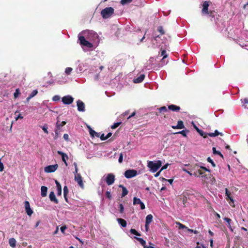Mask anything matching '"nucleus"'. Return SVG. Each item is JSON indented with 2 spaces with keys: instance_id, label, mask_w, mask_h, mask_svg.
<instances>
[{
  "instance_id": "obj_59",
  "label": "nucleus",
  "mask_w": 248,
  "mask_h": 248,
  "mask_svg": "<svg viewBox=\"0 0 248 248\" xmlns=\"http://www.w3.org/2000/svg\"><path fill=\"white\" fill-rule=\"evenodd\" d=\"M95 132H96L95 131H94L92 129H91V130L90 131V134L91 136L92 137H94Z\"/></svg>"
},
{
  "instance_id": "obj_52",
  "label": "nucleus",
  "mask_w": 248,
  "mask_h": 248,
  "mask_svg": "<svg viewBox=\"0 0 248 248\" xmlns=\"http://www.w3.org/2000/svg\"><path fill=\"white\" fill-rule=\"evenodd\" d=\"M170 165V164L169 163H166L161 168L160 171H162L163 170L166 169Z\"/></svg>"
},
{
  "instance_id": "obj_49",
  "label": "nucleus",
  "mask_w": 248,
  "mask_h": 248,
  "mask_svg": "<svg viewBox=\"0 0 248 248\" xmlns=\"http://www.w3.org/2000/svg\"><path fill=\"white\" fill-rule=\"evenodd\" d=\"M197 131L200 134L201 136L203 137L204 138H206L205 136H204V132L202 130H200L199 128H197Z\"/></svg>"
},
{
  "instance_id": "obj_45",
  "label": "nucleus",
  "mask_w": 248,
  "mask_h": 248,
  "mask_svg": "<svg viewBox=\"0 0 248 248\" xmlns=\"http://www.w3.org/2000/svg\"><path fill=\"white\" fill-rule=\"evenodd\" d=\"M74 166L75 167V171L73 172V173L75 174H78V165H77V163L76 162H74Z\"/></svg>"
},
{
  "instance_id": "obj_17",
  "label": "nucleus",
  "mask_w": 248,
  "mask_h": 248,
  "mask_svg": "<svg viewBox=\"0 0 248 248\" xmlns=\"http://www.w3.org/2000/svg\"><path fill=\"white\" fill-rule=\"evenodd\" d=\"M55 183H56V187H57V195L58 196H60L62 194L61 185H60L59 182L57 180L55 181Z\"/></svg>"
},
{
  "instance_id": "obj_19",
  "label": "nucleus",
  "mask_w": 248,
  "mask_h": 248,
  "mask_svg": "<svg viewBox=\"0 0 248 248\" xmlns=\"http://www.w3.org/2000/svg\"><path fill=\"white\" fill-rule=\"evenodd\" d=\"M41 196L43 197H45L47 195V188L45 186H42L41 187Z\"/></svg>"
},
{
  "instance_id": "obj_13",
  "label": "nucleus",
  "mask_w": 248,
  "mask_h": 248,
  "mask_svg": "<svg viewBox=\"0 0 248 248\" xmlns=\"http://www.w3.org/2000/svg\"><path fill=\"white\" fill-rule=\"evenodd\" d=\"M57 153L59 155H61L62 161H63L64 162L65 165L67 166V163L66 160L68 159V155L66 154L63 153L61 151H58Z\"/></svg>"
},
{
  "instance_id": "obj_64",
  "label": "nucleus",
  "mask_w": 248,
  "mask_h": 248,
  "mask_svg": "<svg viewBox=\"0 0 248 248\" xmlns=\"http://www.w3.org/2000/svg\"><path fill=\"white\" fill-rule=\"evenodd\" d=\"M225 194L227 196V197L229 196V195H230V193H229V192L228 191L227 188H226L225 189Z\"/></svg>"
},
{
  "instance_id": "obj_28",
  "label": "nucleus",
  "mask_w": 248,
  "mask_h": 248,
  "mask_svg": "<svg viewBox=\"0 0 248 248\" xmlns=\"http://www.w3.org/2000/svg\"><path fill=\"white\" fill-rule=\"evenodd\" d=\"M37 93L38 91L37 90H33L29 95V97L27 98V100H29L30 99L35 96L37 94Z\"/></svg>"
},
{
  "instance_id": "obj_30",
  "label": "nucleus",
  "mask_w": 248,
  "mask_h": 248,
  "mask_svg": "<svg viewBox=\"0 0 248 248\" xmlns=\"http://www.w3.org/2000/svg\"><path fill=\"white\" fill-rule=\"evenodd\" d=\"M66 124V122L64 121H62L61 123L57 122L56 124V128L58 129H60L64 125Z\"/></svg>"
},
{
  "instance_id": "obj_26",
  "label": "nucleus",
  "mask_w": 248,
  "mask_h": 248,
  "mask_svg": "<svg viewBox=\"0 0 248 248\" xmlns=\"http://www.w3.org/2000/svg\"><path fill=\"white\" fill-rule=\"evenodd\" d=\"M136 239L141 244V245L144 248L147 246L146 245V241L144 240L142 238L140 237H135Z\"/></svg>"
},
{
  "instance_id": "obj_55",
  "label": "nucleus",
  "mask_w": 248,
  "mask_h": 248,
  "mask_svg": "<svg viewBox=\"0 0 248 248\" xmlns=\"http://www.w3.org/2000/svg\"><path fill=\"white\" fill-rule=\"evenodd\" d=\"M161 55L163 56V58L164 59L167 57V55L166 54V52L165 50H162L161 52Z\"/></svg>"
},
{
  "instance_id": "obj_50",
  "label": "nucleus",
  "mask_w": 248,
  "mask_h": 248,
  "mask_svg": "<svg viewBox=\"0 0 248 248\" xmlns=\"http://www.w3.org/2000/svg\"><path fill=\"white\" fill-rule=\"evenodd\" d=\"M123 155L122 153H121L119 157L118 161L120 163L123 162Z\"/></svg>"
},
{
  "instance_id": "obj_15",
  "label": "nucleus",
  "mask_w": 248,
  "mask_h": 248,
  "mask_svg": "<svg viewBox=\"0 0 248 248\" xmlns=\"http://www.w3.org/2000/svg\"><path fill=\"white\" fill-rule=\"evenodd\" d=\"M185 127L182 121H178L176 125L172 126L173 129H183Z\"/></svg>"
},
{
  "instance_id": "obj_6",
  "label": "nucleus",
  "mask_w": 248,
  "mask_h": 248,
  "mask_svg": "<svg viewBox=\"0 0 248 248\" xmlns=\"http://www.w3.org/2000/svg\"><path fill=\"white\" fill-rule=\"evenodd\" d=\"M74 100V98L70 95H67L62 98V101L64 105H70L72 104Z\"/></svg>"
},
{
  "instance_id": "obj_29",
  "label": "nucleus",
  "mask_w": 248,
  "mask_h": 248,
  "mask_svg": "<svg viewBox=\"0 0 248 248\" xmlns=\"http://www.w3.org/2000/svg\"><path fill=\"white\" fill-rule=\"evenodd\" d=\"M224 220L227 222L228 228L231 230V231H232L233 230L231 225V222L232 221V220L228 217H224Z\"/></svg>"
},
{
  "instance_id": "obj_1",
  "label": "nucleus",
  "mask_w": 248,
  "mask_h": 248,
  "mask_svg": "<svg viewBox=\"0 0 248 248\" xmlns=\"http://www.w3.org/2000/svg\"><path fill=\"white\" fill-rule=\"evenodd\" d=\"M81 35L85 36L87 40L94 43L99 42V36L96 32L93 31L86 30L80 32Z\"/></svg>"
},
{
  "instance_id": "obj_24",
  "label": "nucleus",
  "mask_w": 248,
  "mask_h": 248,
  "mask_svg": "<svg viewBox=\"0 0 248 248\" xmlns=\"http://www.w3.org/2000/svg\"><path fill=\"white\" fill-rule=\"evenodd\" d=\"M119 187H122L123 189L122 197L125 196L128 194V190H127V189L123 185H120Z\"/></svg>"
},
{
  "instance_id": "obj_54",
  "label": "nucleus",
  "mask_w": 248,
  "mask_h": 248,
  "mask_svg": "<svg viewBox=\"0 0 248 248\" xmlns=\"http://www.w3.org/2000/svg\"><path fill=\"white\" fill-rule=\"evenodd\" d=\"M106 196L109 199H110L111 197V195L110 192L108 191L106 192Z\"/></svg>"
},
{
  "instance_id": "obj_4",
  "label": "nucleus",
  "mask_w": 248,
  "mask_h": 248,
  "mask_svg": "<svg viewBox=\"0 0 248 248\" xmlns=\"http://www.w3.org/2000/svg\"><path fill=\"white\" fill-rule=\"evenodd\" d=\"M78 40L80 41V45L83 46H85L87 48H91L93 46V45L91 42L89 41L86 40L85 36L81 35V33H79L78 36Z\"/></svg>"
},
{
  "instance_id": "obj_21",
  "label": "nucleus",
  "mask_w": 248,
  "mask_h": 248,
  "mask_svg": "<svg viewBox=\"0 0 248 248\" xmlns=\"http://www.w3.org/2000/svg\"><path fill=\"white\" fill-rule=\"evenodd\" d=\"M9 245L13 248H15L16 247V241L14 238L9 239Z\"/></svg>"
},
{
  "instance_id": "obj_53",
  "label": "nucleus",
  "mask_w": 248,
  "mask_h": 248,
  "mask_svg": "<svg viewBox=\"0 0 248 248\" xmlns=\"http://www.w3.org/2000/svg\"><path fill=\"white\" fill-rule=\"evenodd\" d=\"M66 228H67V227L66 226H62L60 228L61 231L63 233H64V232H65V230L66 229Z\"/></svg>"
},
{
  "instance_id": "obj_41",
  "label": "nucleus",
  "mask_w": 248,
  "mask_h": 248,
  "mask_svg": "<svg viewBox=\"0 0 248 248\" xmlns=\"http://www.w3.org/2000/svg\"><path fill=\"white\" fill-rule=\"evenodd\" d=\"M20 94V91L18 89H17L16 90L15 92L14 93V95L15 98H16L18 97L19 95Z\"/></svg>"
},
{
  "instance_id": "obj_5",
  "label": "nucleus",
  "mask_w": 248,
  "mask_h": 248,
  "mask_svg": "<svg viewBox=\"0 0 248 248\" xmlns=\"http://www.w3.org/2000/svg\"><path fill=\"white\" fill-rule=\"evenodd\" d=\"M138 174L137 171L135 170H126L124 173L125 178L130 179L133 178Z\"/></svg>"
},
{
  "instance_id": "obj_34",
  "label": "nucleus",
  "mask_w": 248,
  "mask_h": 248,
  "mask_svg": "<svg viewBox=\"0 0 248 248\" xmlns=\"http://www.w3.org/2000/svg\"><path fill=\"white\" fill-rule=\"evenodd\" d=\"M242 103H243V106L244 108L248 109V98H245Z\"/></svg>"
},
{
  "instance_id": "obj_61",
  "label": "nucleus",
  "mask_w": 248,
  "mask_h": 248,
  "mask_svg": "<svg viewBox=\"0 0 248 248\" xmlns=\"http://www.w3.org/2000/svg\"><path fill=\"white\" fill-rule=\"evenodd\" d=\"M23 118V117L21 114H19L15 119H16V120L17 121L19 119H22Z\"/></svg>"
},
{
  "instance_id": "obj_9",
  "label": "nucleus",
  "mask_w": 248,
  "mask_h": 248,
  "mask_svg": "<svg viewBox=\"0 0 248 248\" xmlns=\"http://www.w3.org/2000/svg\"><path fill=\"white\" fill-rule=\"evenodd\" d=\"M58 167V165L57 164L53 165H49L44 168V170L47 173L53 172L56 171Z\"/></svg>"
},
{
  "instance_id": "obj_36",
  "label": "nucleus",
  "mask_w": 248,
  "mask_h": 248,
  "mask_svg": "<svg viewBox=\"0 0 248 248\" xmlns=\"http://www.w3.org/2000/svg\"><path fill=\"white\" fill-rule=\"evenodd\" d=\"M25 210L27 215L29 216H31L33 214V211L31 207L25 209Z\"/></svg>"
},
{
  "instance_id": "obj_40",
  "label": "nucleus",
  "mask_w": 248,
  "mask_h": 248,
  "mask_svg": "<svg viewBox=\"0 0 248 248\" xmlns=\"http://www.w3.org/2000/svg\"><path fill=\"white\" fill-rule=\"evenodd\" d=\"M207 160L208 162L210 163L212 165V166L213 167H215L216 166V164L215 163H214V162L213 161V160L210 157H208L207 159Z\"/></svg>"
},
{
  "instance_id": "obj_51",
  "label": "nucleus",
  "mask_w": 248,
  "mask_h": 248,
  "mask_svg": "<svg viewBox=\"0 0 248 248\" xmlns=\"http://www.w3.org/2000/svg\"><path fill=\"white\" fill-rule=\"evenodd\" d=\"M158 31L161 33V34H163L164 33L163 29L162 27H161V26H159L158 28Z\"/></svg>"
},
{
  "instance_id": "obj_57",
  "label": "nucleus",
  "mask_w": 248,
  "mask_h": 248,
  "mask_svg": "<svg viewBox=\"0 0 248 248\" xmlns=\"http://www.w3.org/2000/svg\"><path fill=\"white\" fill-rule=\"evenodd\" d=\"M178 133L181 134L183 136L185 137L186 136V131L185 130H182L180 132H179Z\"/></svg>"
},
{
  "instance_id": "obj_42",
  "label": "nucleus",
  "mask_w": 248,
  "mask_h": 248,
  "mask_svg": "<svg viewBox=\"0 0 248 248\" xmlns=\"http://www.w3.org/2000/svg\"><path fill=\"white\" fill-rule=\"evenodd\" d=\"M60 98H61V97L59 95H55L53 97L52 100L53 101L56 102V101H59Z\"/></svg>"
},
{
  "instance_id": "obj_63",
  "label": "nucleus",
  "mask_w": 248,
  "mask_h": 248,
  "mask_svg": "<svg viewBox=\"0 0 248 248\" xmlns=\"http://www.w3.org/2000/svg\"><path fill=\"white\" fill-rule=\"evenodd\" d=\"M161 171H160V170L159 171H158V172H157L156 173V174H155V177H158V176L160 175V173H161Z\"/></svg>"
},
{
  "instance_id": "obj_27",
  "label": "nucleus",
  "mask_w": 248,
  "mask_h": 248,
  "mask_svg": "<svg viewBox=\"0 0 248 248\" xmlns=\"http://www.w3.org/2000/svg\"><path fill=\"white\" fill-rule=\"evenodd\" d=\"M196 166L202 169H203V170H205L206 171L209 172H210V170L209 169H207V168L204 167L202 165V163H200L197 164H196Z\"/></svg>"
},
{
  "instance_id": "obj_23",
  "label": "nucleus",
  "mask_w": 248,
  "mask_h": 248,
  "mask_svg": "<svg viewBox=\"0 0 248 248\" xmlns=\"http://www.w3.org/2000/svg\"><path fill=\"white\" fill-rule=\"evenodd\" d=\"M153 216L151 214L147 215L146 217L145 223L147 224H150L153 221Z\"/></svg>"
},
{
  "instance_id": "obj_8",
  "label": "nucleus",
  "mask_w": 248,
  "mask_h": 248,
  "mask_svg": "<svg viewBox=\"0 0 248 248\" xmlns=\"http://www.w3.org/2000/svg\"><path fill=\"white\" fill-rule=\"evenodd\" d=\"M209 6V1H205L203 2L202 8V15H207L209 14V12L208 11Z\"/></svg>"
},
{
  "instance_id": "obj_56",
  "label": "nucleus",
  "mask_w": 248,
  "mask_h": 248,
  "mask_svg": "<svg viewBox=\"0 0 248 248\" xmlns=\"http://www.w3.org/2000/svg\"><path fill=\"white\" fill-rule=\"evenodd\" d=\"M63 137L65 140L68 141L69 140V135L67 134H64Z\"/></svg>"
},
{
  "instance_id": "obj_7",
  "label": "nucleus",
  "mask_w": 248,
  "mask_h": 248,
  "mask_svg": "<svg viewBox=\"0 0 248 248\" xmlns=\"http://www.w3.org/2000/svg\"><path fill=\"white\" fill-rule=\"evenodd\" d=\"M115 175L111 173H108L106 177L105 181L108 185H112L115 181Z\"/></svg>"
},
{
  "instance_id": "obj_37",
  "label": "nucleus",
  "mask_w": 248,
  "mask_h": 248,
  "mask_svg": "<svg viewBox=\"0 0 248 248\" xmlns=\"http://www.w3.org/2000/svg\"><path fill=\"white\" fill-rule=\"evenodd\" d=\"M133 0H121V4L122 5H125L130 3Z\"/></svg>"
},
{
  "instance_id": "obj_32",
  "label": "nucleus",
  "mask_w": 248,
  "mask_h": 248,
  "mask_svg": "<svg viewBox=\"0 0 248 248\" xmlns=\"http://www.w3.org/2000/svg\"><path fill=\"white\" fill-rule=\"evenodd\" d=\"M212 149H213V153L214 155H220L222 157H223L222 154L220 153V152H219L218 151H217L215 147H213Z\"/></svg>"
},
{
  "instance_id": "obj_60",
  "label": "nucleus",
  "mask_w": 248,
  "mask_h": 248,
  "mask_svg": "<svg viewBox=\"0 0 248 248\" xmlns=\"http://www.w3.org/2000/svg\"><path fill=\"white\" fill-rule=\"evenodd\" d=\"M164 180L165 181H166L167 182H168L170 185L172 184L173 181V180L172 179H164Z\"/></svg>"
},
{
  "instance_id": "obj_14",
  "label": "nucleus",
  "mask_w": 248,
  "mask_h": 248,
  "mask_svg": "<svg viewBox=\"0 0 248 248\" xmlns=\"http://www.w3.org/2000/svg\"><path fill=\"white\" fill-rule=\"evenodd\" d=\"M49 197L50 200L51 202H53L55 203H56V204L58 203V202H59L58 200L56 198V196H55V195L54 192H53V191L50 192V193H49Z\"/></svg>"
},
{
  "instance_id": "obj_16",
  "label": "nucleus",
  "mask_w": 248,
  "mask_h": 248,
  "mask_svg": "<svg viewBox=\"0 0 248 248\" xmlns=\"http://www.w3.org/2000/svg\"><path fill=\"white\" fill-rule=\"evenodd\" d=\"M145 78V75L144 74L140 75L137 78H134L133 81L135 83H139L141 82Z\"/></svg>"
},
{
  "instance_id": "obj_47",
  "label": "nucleus",
  "mask_w": 248,
  "mask_h": 248,
  "mask_svg": "<svg viewBox=\"0 0 248 248\" xmlns=\"http://www.w3.org/2000/svg\"><path fill=\"white\" fill-rule=\"evenodd\" d=\"M182 170L183 171L186 172L189 175H190V176L192 175V173L191 172H190L189 171H188L187 170H186L184 167H182Z\"/></svg>"
},
{
  "instance_id": "obj_31",
  "label": "nucleus",
  "mask_w": 248,
  "mask_h": 248,
  "mask_svg": "<svg viewBox=\"0 0 248 248\" xmlns=\"http://www.w3.org/2000/svg\"><path fill=\"white\" fill-rule=\"evenodd\" d=\"M68 193V188H67V186H64V188H63V195H64V198H65L66 201H67L66 195Z\"/></svg>"
},
{
  "instance_id": "obj_62",
  "label": "nucleus",
  "mask_w": 248,
  "mask_h": 248,
  "mask_svg": "<svg viewBox=\"0 0 248 248\" xmlns=\"http://www.w3.org/2000/svg\"><path fill=\"white\" fill-rule=\"evenodd\" d=\"M135 114H136V112H132V114L127 117V119H129L130 118H131V117H133L134 116H135Z\"/></svg>"
},
{
  "instance_id": "obj_38",
  "label": "nucleus",
  "mask_w": 248,
  "mask_h": 248,
  "mask_svg": "<svg viewBox=\"0 0 248 248\" xmlns=\"http://www.w3.org/2000/svg\"><path fill=\"white\" fill-rule=\"evenodd\" d=\"M158 110L160 112H165L168 111L167 108L165 106L160 107L158 108Z\"/></svg>"
},
{
  "instance_id": "obj_10",
  "label": "nucleus",
  "mask_w": 248,
  "mask_h": 248,
  "mask_svg": "<svg viewBox=\"0 0 248 248\" xmlns=\"http://www.w3.org/2000/svg\"><path fill=\"white\" fill-rule=\"evenodd\" d=\"M74 179L76 181L78 186L82 189L84 188V186L83 183L82 177L80 174H77L75 175Z\"/></svg>"
},
{
  "instance_id": "obj_22",
  "label": "nucleus",
  "mask_w": 248,
  "mask_h": 248,
  "mask_svg": "<svg viewBox=\"0 0 248 248\" xmlns=\"http://www.w3.org/2000/svg\"><path fill=\"white\" fill-rule=\"evenodd\" d=\"M117 221L119 224L123 227H125L127 225L126 221L122 218H117Z\"/></svg>"
},
{
  "instance_id": "obj_25",
  "label": "nucleus",
  "mask_w": 248,
  "mask_h": 248,
  "mask_svg": "<svg viewBox=\"0 0 248 248\" xmlns=\"http://www.w3.org/2000/svg\"><path fill=\"white\" fill-rule=\"evenodd\" d=\"M85 64L83 63H80L77 68L78 72L81 73L83 71V67L85 66Z\"/></svg>"
},
{
  "instance_id": "obj_12",
  "label": "nucleus",
  "mask_w": 248,
  "mask_h": 248,
  "mask_svg": "<svg viewBox=\"0 0 248 248\" xmlns=\"http://www.w3.org/2000/svg\"><path fill=\"white\" fill-rule=\"evenodd\" d=\"M133 204L134 205L140 204V208L142 210L144 209L145 208L144 203L140 200V199L136 198V197H134L133 199Z\"/></svg>"
},
{
  "instance_id": "obj_48",
  "label": "nucleus",
  "mask_w": 248,
  "mask_h": 248,
  "mask_svg": "<svg viewBox=\"0 0 248 248\" xmlns=\"http://www.w3.org/2000/svg\"><path fill=\"white\" fill-rule=\"evenodd\" d=\"M24 206H25V209L31 207H30V203H29V202L28 201H26L25 202H24Z\"/></svg>"
},
{
  "instance_id": "obj_11",
  "label": "nucleus",
  "mask_w": 248,
  "mask_h": 248,
  "mask_svg": "<svg viewBox=\"0 0 248 248\" xmlns=\"http://www.w3.org/2000/svg\"><path fill=\"white\" fill-rule=\"evenodd\" d=\"M77 106L78 111L84 112L85 111V104L80 100H78L77 101Z\"/></svg>"
},
{
  "instance_id": "obj_35",
  "label": "nucleus",
  "mask_w": 248,
  "mask_h": 248,
  "mask_svg": "<svg viewBox=\"0 0 248 248\" xmlns=\"http://www.w3.org/2000/svg\"><path fill=\"white\" fill-rule=\"evenodd\" d=\"M176 224H177L179 226L180 229H187V227H186L185 225L182 224V223H181L179 222H176Z\"/></svg>"
},
{
  "instance_id": "obj_46",
  "label": "nucleus",
  "mask_w": 248,
  "mask_h": 248,
  "mask_svg": "<svg viewBox=\"0 0 248 248\" xmlns=\"http://www.w3.org/2000/svg\"><path fill=\"white\" fill-rule=\"evenodd\" d=\"M119 211L120 213H123L124 211V207L122 203L119 204Z\"/></svg>"
},
{
  "instance_id": "obj_20",
  "label": "nucleus",
  "mask_w": 248,
  "mask_h": 248,
  "mask_svg": "<svg viewBox=\"0 0 248 248\" xmlns=\"http://www.w3.org/2000/svg\"><path fill=\"white\" fill-rule=\"evenodd\" d=\"M208 135L211 137H215L218 135L223 136V134L216 130L214 133H209L207 134Z\"/></svg>"
},
{
  "instance_id": "obj_58",
  "label": "nucleus",
  "mask_w": 248,
  "mask_h": 248,
  "mask_svg": "<svg viewBox=\"0 0 248 248\" xmlns=\"http://www.w3.org/2000/svg\"><path fill=\"white\" fill-rule=\"evenodd\" d=\"M100 138L102 140H107L106 136H105L104 134H102L100 136Z\"/></svg>"
},
{
  "instance_id": "obj_33",
  "label": "nucleus",
  "mask_w": 248,
  "mask_h": 248,
  "mask_svg": "<svg viewBox=\"0 0 248 248\" xmlns=\"http://www.w3.org/2000/svg\"><path fill=\"white\" fill-rule=\"evenodd\" d=\"M73 69L71 67H67L65 69L64 73L66 75H70L72 72Z\"/></svg>"
},
{
  "instance_id": "obj_3",
  "label": "nucleus",
  "mask_w": 248,
  "mask_h": 248,
  "mask_svg": "<svg viewBox=\"0 0 248 248\" xmlns=\"http://www.w3.org/2000/svg\"><path fill=\"white\" fill-rule=\"evenodd\" d=\"M114 10L112 7H106L101 12V15L104 19L110 17L114 14Z\"/></svg>"
},
{
  "instance_id": "obj_44",
  "label": "nucleus",
  "mask_w": 248,
  "mask_h": 248,
  "mask_svg": "<svg viewBox=\"0 0 248 248\" xmlns=\"http://www.w3.org/2000/svg\"><path fill=\"white\" fill-rule=\"evenodd\" d=\"M121 124V122H118L114 123L112 125H111V127L112 129H115L118 127L120 124Z\"/></svg>"
},
{
  "instance_id": "obj_2",
  "label": "nucleus",
  "mask_w": 248,
  "mask_h": 248,
  "mask_svg": "<svg viewBox=\"0 0 248 248\" xmlns=\"http://www.w3.org/2000/svg\"><path fill=\"white\" fill-rule=\"evenodd\" d=\"M162 163L160 160L148 161L147 167L153 173L155 172L161 167Z\"/></svg>"
},
{
  "instance_id": "obj_43",
  "label": "nucleus",
  "mask_w": 248,
  "mask_h": 248,
  "mask_svg": "<svg viewBox=\"0 0 248 248\" xmlns=\"http://www.w3.org/2000/svg\"><path fill=\"white\" fill-rule=\"evenodd\" d=\"M47 125L45 124L44 125H43V126H42V129H43V130L44 131V132L46 133V134H48V131L47 130Z\"/></svg>"
},
{
  "instance_id": "obj_39",
  "label": "nucleus",
  "mask_w": 248,
  "mask_h": 248,
  "mask_svg": "<svg viewBox=\"0 0 248 248\" xmlns=\"http://www.w3.org/2000/svg\"><path fill=\"white\" fill-rule=\"evenodd\" d=\"M130 232L132 234H135V235H138V236H140V233H139L136 230H135L134 229H131L130 230Z\"/></svg>"
},
{
  "instance_id": "obj_18",
  "label": "nucleus",
  "mask_w": 248,
  "mask_h": 248,
  "mask_svg": "<svg viewBox=\"0 0 248 248\" xmlns=\"http://www.w3.org/2000/svg\"><path fill=\"white\" fill-rule=\"evenodd\" d=\"M168 108L173 111H178L180 109V108L179 106L175 105H171L169 106Z\"/></svg>"
}]
</instances>
